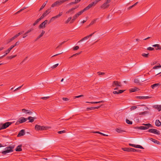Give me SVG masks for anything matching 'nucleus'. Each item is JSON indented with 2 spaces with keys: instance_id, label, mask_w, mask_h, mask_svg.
Returning a JSON list of instances; mask_svg holds the SVG:
<instances>
[{
  "instance_id": "f257e3e1",
  "label": "nucleus",
  "mask_w": 161,
  "mask_h": 161,
  "mask_svg": "<svg viewBox=\"0 0 161 161\" xmlns=\"http://www.w3.org/2000/svg\"><path fill=\"white\" fill-rule=\"evenodd\" d=\"M143 125L144 126H142L140 127H135V129H140L142 130H146L148 129L149 128L153 127V125L150 123L143 124Z\"/></svg>"
},
{
  "instance_id": "f03ea898",
  "label": "nucleus",
  "mask_w": 161,
  "mask_h": 161,
  "mask_svg": "<svg viewBox=\"0 0 161 161\" xmlns=\"http://www.w3.org/2000/svg\"><path fill=\"white\" fill-rule=\"evenodd\" d=\"M14 145H12L8 146L5 148V150L2 151V153L3 155H5L7 153L11 152L13 151V149L14 148Z\"/></svg>"
},
{
  "instance_id": "7ed1b4c3",
  "label": "nucleus",
  "mask_w": 161,
  "mask_h": 161,
  "mask_svg": "<svg viewBox=\"0 0 161 161\" xmlns=\"http://www.w3.org/2000/svg\"><path fill=\"white\" fill-rule=\"evenodd\" d=\"M121 149L124 151L128 152H140L141 151L139 149H136L132 148H128V147H122Z\"/></svg>"
},
{
  "instance_id": "20e7f679",
  "label": "nucleus",
  "mask_w": 161,
  "mask_h": 161,
  "mask_svg": "<svg viewBox=\"0 0 161 161\" xmlns=\"http://www.w3.org/2000/svg\"><path fill=\"white\" fill-rule=\"evenodd\" d=\"M12 124L11 122H7L3 124L0 125V130L6 128Z\"/></svg>"
},
{
  "instance_id": "39448f33",
  "label": "nucleus",
  "mask_w": 161,
  "mask_h": 161,
  "mask_svg": "<svg viewBox=\"0 0 161 161\" xmlns=\"http://www.w3.org/2000/svg\"><path fill=\"white\" fill-rule=\"evenodd\" d=\"M35 129L37 130H47L48 127L44 126H41L38 125H36L35 126Z\"/></svg>"
},
{
  "instance_id": "423d86ee",
  "label": "nucleus",
  "mask_w": 161,
  "mask_h": 161,
  "mask_svg": "<svg viewBox=\"0 0 161 161\" xmlns=\"http://www.w3.org/2000/svg\"><path fill=\"white\" fill-rule=\"evenodd\" d=\"M63 3L62 0L57 1L52 5L51 7L53 8L55 7H58L61 5Z\"/></svg>"
},
{
  "instance_id": "0eeeda50",
  "label": "nucleus",
  "mask_w": 161,
  "mask_h": 161,
  "mask_svg": "<svg viewBox=\"0 0 161 161\" xmlns=\"http://www.w3.org/2000/svg\"><path fill=\"white\" fill-rule=\"evenodd\" d=\"M27 119L24 117H21L19 118L18 120L16 123V124H18L19 123L21 124L26 121Z\"/></svg>"
},
{
  "instance_id": "6e6552de",
  "label": "nucleus",
  "mask_w": 161,
  "mask_h": 161,
  "mask_svg": "<svg viewBox=\"0 0 161 161\" xmlns=\"http://www.w3.org/2000/svg\"><path fill=\"white\" fill-rule=\"evenodd\" d=\"M149 132L153 133L157 135H159V131L154 129H149L147 131Z\"/></svg>"
},
{
  "instance_id": "1a4fd4ad",
  "label": "nucleus",
  "mask_w": 161,
  "mask_h": 161,
  "mask_svg": "<svg viewBox=\"0 0 161 161\" xmlns=\"http://www.w3.org/2000/svg\"><path fill=\"white\" fill-rule=\"evenodd\" d=\"M112 86L113 87L118 86L120 87L122 86V84L121 82L119 81H114L113 82Z\"/></svg>"
},
{
  "instance_id": "9d476101",
  "label": "nucleus",
  "mask_w": 161,
  "mask_h": 161,
  "mask_svg": "<svg viewBox=\"0 0 161 161\" xmlns=\"http://www.w3.org/2000/svg\"><path fill=\"white\" fill-rule=\"evenodd\" d=\"M90 8H89V7L88 6L87 7H86V8H85L82 10L78 12V13H77L76 14L79 17V15L81 14L84 12H85V11H86L87 10L89 9Z\"/></svg>"
},
{
  "instance_id": "9b49d317",
  "label": "nucleus",
  "mask_w": 161,
  "mask_h": 161,
  "mask_svg": "<svg viewBox=\"0 0 161 161\" xmlns=\"http://www.w3.org/2000/svg\"><path fill=\"white\" fill-rule=\"evenodd\" d=\"M109 3L107 2L106 1L101 6V8L103 9H105L108 8L109 6V5L108 4Z\"/></svg>"
},
{
  "instance_id": "f8f14e48",
  "label": "nucleus",
  "mask_w": 161,
  "mask_h": 161,
  "mask_svg": "<svg viewBox=\"0 0 161 161\" xmlns=\"http://www.w3.org/2000/svg\"><path fill=\"white\" fill-rule=\"evenodd\" d=\"M94 32L93 33H92L91 34H90L89 35L87 36H86L85 37L83 38H82L79 41L78 43L80 42H81L85 40H86L88 39L89 37H91L95 32Z\"/></svg>"
},
{
  "instance_id": "ddd939ff",
  "label": "nucleus",
  "mask_w": 161,
  "mask_h": 161,
  "mask_svg": "<svg viewBox=\"0 0 161 161\" xmlns=\"http://www.w3.org/2000/svg\"><path fill=\"white\" fill-rule=\"evenodd\" d=\"M50 9H48L46 10L40 17L42 19H43L45 16H46L47 14L50 13Z\"/></svg>"
},
{
  "instance_id": "4468645a",
  "label": "nucleus",
  "mask_w": 161,
  "mask_h": 161,
  "mask_svg": "<svg viewBox=\"0 0 161 161\" xmlns=\"http://www.w3.org/2000/svg\"><path fill=\"white\" fill-rule=\"evenodd\" d=\"M129 145L131 146H132V147L137 148H139L142 149H144V148L141 145H135L133 144H132L131 143L129 144Z\"/></svg>"
},
{
  "instance_id": "2eb2a0df",
  "label": "nucleus",
  "mask_w": 161,
  "mask_h": 161,
  "mask_svg": "<svg viewBox=\"0 0 161 161\" xmlns=\"http://www.w3.org/2000/svg\"><path fill=\"white\" fill-rule=\"evenodd\" d=\"M101 0H95V1L89 4L88 6L89 7V8H90L91 7H92L93 6H95L98 2L100 1Z\"/></svg>"
},
{
  "instance_id": "dca6fc26",
  "label": "nucleus",
  "mask_w": 161,
  "mask_h": 161,
  "mask_svg": "<svg viewBox=\"0 0 161 161\" xmlns=\"http://www.w3.org/2000/svg\"><path fill=\"white\" fill-rule=\"evenodd\" d=\"M22 111L23 113H25V114H31L32 113V112L30 111V110H26L25 108L22 109Z\"/></svg>"
},
{
  "instance_id": "f3484780",
  "label": "nucleus",
  "mask_w": 161,
  "mask_h": 161,
  "mask_svg": "<svg viewBox=\"0 0 161 161\" xmlns=\"http://www.w3.org/2000/svg\"><path fill=\"white\" fill-rule=\"evenodd\" d=\"M150 97H151L149 96H137L136 97V98L139 99H148Z\"/></svg>"
},
{
  "instance_id": "a211bd4d",
  "label": "nucleus",
  "mask_w": 161,
  "mask_h": 161,
  "mask_svg": "<svg viewBox=\"0 0 161 161\" xmlns=\"http://www.w3.org/2000/svg\"><path fill=\"white\" fill-rule=\"evenodd\" d=\"M25 134V130H22L19 133L17 136H24Z\"/></svg>"
},
{
  "instance_id": "6ab92c4d",
  "label": "nucleus",
  "mask_w": 161,
  "mask_h": 161,
  "mask_svg": "<svg viewBox=\"0 0 161 161\" xmlns=\"http://www.w3.org/2000/svg\"><path fill=\"white\" fill-rule=\"evenodd\" d=\"M153 107L155 109H157L159 112L161 110V105H154Z\"/></svg>"
},
{
  "instance_id": "aec40b11",
  "label": "nucleus",
  "mask_w": 161,
  "mask_h": 161,
  "mask_svg": "<svg viewBox=\"0 0 161 161\" xmlns=\"http://www.w3.org/2000/svg\"><path fill=\"white\" fill-rule=\"evenodd\" d=\"M116 130L118 133H122L126 132L124 130L120 127H119L116 129Z\"/></svg>"
},
{
  "instance_id": "412c9836",
  "label": "nucleus",
  "mask_w": 161,
  "mask_h": 161,
  "mask_svg": "<svg viewBox=\"0 0 161 161\" xmlns=\"http://www.w3.org/2000/svg\"><path fill=\"white\" fill-rule=\"evenodd\" d=\"M100 106H98L97 107H91L90 108H87V110H95V109H97L100 108Z\"/></svg>"
},
{
  "instance_id": "4be33fe9",
  "label": "nucleus",
  "mask_w": 161,
  "mask_h": 161,
  "mask_svg": "<svg viewBox=\"0 0 161 161\" xmlns=\"http://www.w3.org/2000/svg\"><path fill=\"white\" fill-rule=\"evenodd\" d=\"M150 140L153 142L154 143L160 145L161 144L160 142L156 140L153 138H151Z\"/></svg>"
},
{
  "instance_id": "5701e85b",
  "label": "nucleus",
  "mask_w": 161,
  "mask_h": 161,
  "mask_svg": "<svg viewBox=\"0 0 161 161\" xmlns=\"http://www.w3.org/2000/svg\"><path fill=\"white\" fill-rule=\"evenodd\" d=\"M36 118L35 117H32L31 116L29 117L27 119H29V122L32 123L34 121V119H36Z\"/></svg>"
},
{
  "instance_id": "b1692460",
  "label": "nucleus",
  "mask_w": 161,
  "mask_h": 161,
  "mask_svg": "<svg viewBox=\"0 0 161 161\" xmlns=\"http://www.w3.org/2000/svg\"><path fill=\"white\" fill-rule=\"evenodd\" d=\"M62 14H63V13L62 12H60L57 15H56L55 16L52 17V18L51 19V20H52L53 19H56L57 18L59 17Z\"/></svg>"
},
{
  "instance_id": "393cba45",
  "label": "nucleus",
  "mask_w": 161,
  "mask_h": 161,
  "mask_svg": "<svg viewBox=\"0 0 161 161\" xmlns=\"http://www.w3.org/2000/svg\"><path fill=\"white\" fill-rule=\"evenodd\" d=\"M22 145H20L18 146L17 148L15 149V150L17 152H20L22 150L21 148Z\"/></svg>"
},
{
  "instance_id": "a878e982",
  "label": "nucleus",
  "mask_w": 161,
  "mask_h": 161,
  "mask_svg": "<svg viewBox=\"0 0 161 161\" xmlns=\"http://www.w3.org/2000/svg\"><path fill=\"white\" fill-rule=\"evenodd\" d=\"M153 47H156V49H161V46L159 45V44H156L153 45Z\"/></svg>"
},
{
  "instance_id": "bb28decb",
  "label": "nucleus",
  "mask_w": 161,
  "mask_h": 161,
  "mask_svg": "<svg viewBox=\"0 0 161 161\" xmlns=\"http://www.w3.org/2000/svg\"><path fill=\"white\" fill-rule=\"evenodd\" d=\"M160 85V84L159 83H156L154 84L151 86V87L153 89H154L155 88L158 87Z\"/></svg>"
},
{
  "instance_id": "cd10ccee",
  "label": "nucleus",
  "mask_w": 161,
  "mask_h": 161,
  "mask_svg": "<svg viewBox=\"0 0 161 161\" xmlns=\"http://www.w3.org/2000/svg\"><path fill=\"white\" fill-rule=\"evenodd\" d=\"M139 89L138 88H137L136 87H135L131 88L129 90L130 92H132L137 91Z\"/></svg>"
},
{
  "instance_id": "c85d7f7f",
  "label": "nucleus",
  "mask_w": 161,
  "mask_h": 161,
  "mask_svg": "<svg viewBox=\"0 0 161 161\" xmlns=\"http://www.w3.org/2000/svg\"><path fill=\"white\" fill-rule=\"evenodd\" d=\"M104 102V101H99V102H86V103H91L92 104H95V103H103Z\"/></svg>"
},
{
  "instance_id": "c756f323",
  "label": "nucleus",
  "mask_w": 161,
  "mask_h": 161,
  "mask_svg": "<svg viewBox=\"0 0 161 161\" xmlns=\"http://www.w3.org/2000/svg\"><path fill=\"white\" fill-rule=\"evenodd\" d=\"M155 123L156 125L157 126H159L161 125V122L159 120H156Z\"/></svg>"
},
{
  "instance_id": "7c9ffc66",
  "label": "nucleus",
  "mask_w": 161,
  "mask_h": 161,
  "mask_svg": "<svg viewBox=\"0 0 161 161\" xmlns=\"http://www.w3.org/2000/svg\"><path fill=\"white\" fill-rule=\"evenodd\" d=\"M46 25L44 23V22L42 23L39 26V28L40 29H43L45 27Z\"/></svg>"
},
{
  "instance_id": "2f4dec72",
  "label": "nucleus",
  "mask_w": 161,
  "mask_h": 161,
  "mask_svg": "<svg viewBox=\"0 0 161 161\" xmlns=\"http://www.w3.org/2000/svg\"><path fill=\"white\" fill-rule=\"evenodd\" d=\"M42 19V18H41V17H40L37 20H36L35 22L33 24V25L34 26L36 24H38V23Z\"/></svg>"
},
{
  "instance_id": "473e14b6",
  "label": "nucleus",
  "mask_w": 161,
  "mask_h": 161,
  "mask_svg": "<svg viewBox=\"0 0 161 161\" xmlns=\"http://www.w3.org/2000/svg\"><path fill=\"white\" fill-rule=\"evenodd\" d=\"M74 8H72L69 9L68 11L66 12V14H69L70 13H71V14H73L74 13Z\"/></svg>"
},
{
  "instance_id": "72a5a7b5",
  "label": "nucleus",
  "mask_w": 161,
  "mask_h": 161,
  "mask_svg": "<svg viewBox=\"0 0 161 161\" xmlns=\"http://www.w3.org/2000/svg\"><path fill=\"white\" fill-rule=\"evenodd\" d=\"M47 3V1H46L44 2V3L43 4L42 6H41V7L40 8L39 11H41L42 10L43 8L45 7L46 4Z\"/></svg>"
},
{
  "instance_id": "f704fd0d",
  "label": "nucleus",
  "mask_w": 161,
  "mask_h": 161,
  "mask_svg": "<svg viewBox=\"0 0 161 161\" xmlns=\"http://www.w3.org/2000/svg\"><path fill=\"white\" fill-rule=\"evenodd\" d=\"M14 39H15V38H14V36H13V37H12V38H10V39H8V40H7V43H8L10 42H12V41H13V40H14Z\"/></svg>"
},
{
  "instance_id": "c9c22d12",
  "label": "nucleus",
  "mask_w": 161,
  "mask_h": 161,
  "mask_svg": "<svg viewBox=\"0 0 161 161\" xmlns=\"http://www.w3.org/2000/svg\"><path fill=\"white\" fill-rule=\"evenodd\" d=\"M45 33V31L42 30L41 33L38 36V38H40Z\"/></svg>"
},
{
  "instance_id": "e433bc0d",
  "label": "nucleus",
  "mask_w": 161,
  "mask_h": 161,
  "mask_svg": "<svg viewBox=\"0 0 161 161\" xmlns=\"http://www.w3.org/2000/svg\"><path fill=\"white\" fill-rule=\"evenodd\" d=\"M26 8L25 7H24L23 8L21 9L19 11H18L15 14H17L19 13H20L22 11H23L24 9H25Z\"/></svg>"
},
{
  "instance_id": "4c0bfd02",
  "label": "nucleus",
  "mask_w": 161,
  "mask_h": 161,
  "mask_svg": "<svg viewBox=\"0 0 161 161\" xmlns=\"http://www.w3.org/2000/svg\"><path fill=\"white\" fill-rule=\"evenodd\" d=\"M126 122L127 124L131 125L132 124V122L130 121L128 119H126Z\"/></svg>"
},
{
  "instance_id": "58836bf2",
  "label": "nucleus",
  "mask_w": 161,
  "mask_h": 161,
  "mask_svg": "<svg viewBox=\"0 0 161 161\" xmlns=\"http://www.w3.org/2000/svg\"><path fill=\"white\" fill-rule=\"evenodd\" d=\"M142 56H143L145 58H147L148 57L149 53H148L147 54L142 53Z\"/></svg>"
},
{
  "instance_id": "ea45409f",
  "label": "nucleus",
  "mask_w": 161,
  "mask_h": 161,
  "mask_svg": "<svg viewBox=\"0 0 161 161\" xmlns=\"http://www.w3.org/2000/svg\"><path fill=\"white\" fill-rule=\"evenodd\" d=\"M16 55H14L13 56H10L8 57H7V58L8 59H11L13 58H15V57H16Z\"/></svg>"
},
{
  "instance_id": "a19ab883",
  "label": "nucleus",
  "mask_w": 161,
  "mask_h": 161,
  "mask_svg": "<svg viewBox=\"0 0 161 161\" xmlns=\"http://www.w3.org/2000/svg\"><path fill=\"white\" fill-rule=\"evenodd\" d=\"M137 108V106H133L130 108L131 110H134Z\"/></svg>"
},
{
  "instance_id": "79ce46f5",
  "label": "nucleus",
  "mask_w": 161,
  "mask_h": 161,
  "mask_svg": "<svg viewBox=\"0 0 161 161\" xmlns=\"http://www.w3.org/2000/svg\"><path fill=\"white\" fill-rule=\"evenodd\" d=\"M94 133H98V134H101V135H102L103 136H108V135H106L105 134H104L103 133H102L101 132H99V131H96V132H95Z\"/></svg>"
},
{
  "instance_id": "37998d69",
  "label": "nucleus",
  "mask_w": 161,
  "mask_h": 161,
  "mask_svg": "<svg viewBox=\"0 0 161 161\" xmlns=\"http://www.w3.org/2000/svg\"><path fill=\"white\" fill-rule=\"evenodd\" d=\"M161 68V65H160V64H159V65L154 66L153 68V69H157L158 68Z\"/></svg>"
},
{
  "instance_id": "c03bdc74",
  "label": "nucleus",
  "mask_w": 161,
  "mask_h": 161,
  "mask_svg": "<svg viewBox=\"0 0 161 161\" xmlns=\"http://www.w3.org/2000/svg\"><path fill=\"white\" fill-rule=\"evenodd\" d=\"M72 17H69L68 18L67 20L66 21L65 23L67 24L68 23L71 19Z\"/></svg>"
},
{
  "instance_id": "a18cd8bd",
  "label": "nucleus",
  "mask_w": 161,
  "mask_h": 161,
  "mask_svg": "<svg viewBox=\"0 0 161 161\" xmlns=\"http://www.w3.org/2000/svg\"><path fill=\"white\" fill-rule=\"evenodd\" d=\"M148 113V112L147 111H145L143 112H142L141 113H139V115H143L144 114H147Z\"/></svg>"
},
{
  "instance_id": "49530a36",
  "label": "nucleus",
  "mask_w": 161,
  "mask_h": 161,
  "mask_svg": "<svg viewBox=\"0 0 161 161\" xmlns=\"http://www.w3.org/2000/svg\"><path fill=\"white\" fill-rule=\"evenodd\" d=\"M134 82L136 83H139V80L138 79H135L134 80Z\"/></svg>"
},
{
  "instance_id": "de8ad7c7",
  "label": "nucleus",
  "mask_w": 161,
  "mask_h": 161,
  "mask_svg": "<svg viewBox=\"0 0 161 161\" xmlns=\"http://www.w3.org/2000/svg\"><path fill=\"white\" fill-rule=\"evenodd\" d=\"M147 49L148 50H150V51H152L154 49V48L151 47H148Z\"/></svg>"
},
{
  "instance_id": "09e8293b",
  "label": "nucleus",
  "mask_w": 161,
  "mask_h": 161,
  "mask_svg": "<svg viewBox=\"0 0 161 161\" xmlns=\"http://www.w3.org/2000/svg\"><path fill=\"white\" fill-rule=\"evenodd\" d=\"M79 48V47L78 46H76L73 48L74 50H78Z\"/></svg>"
},
{
  "instance_id": "8fccbe9b",
  "label": "nucleus",
  "mask_w": 161,
  "mask_h": 161,
  "mask_svg": "<svg viewBox=\"0 0 161 161\" xmlns=\"http://www.w3.org/2000/svg\"><path fill=\"white\" fill-rule=\"evenodd\" d=\"M83 95H79V96H75V97H74V98L75 99V98H79L80 97H83Z\"/></svg>"
},
{
  "instance_id": "3c124183",
  "label": "nucleus",
  "mask_w": 161,
  "mask_h": 161,
  "mask_svg": "<svg viewBox=\"0 0 161 161\" xmlns=\"http://www.w3.org/2000/svg\"><path fill=\"white\" fill-rule=\"evenodd\" d=\"M62 99L64 101H69V99H68L67 98H66V97H63L62 98Z\"/></svg>"
},
{
  "instance_id": "603ef678",
  "label": "nucleus",
  "mask_w": 161,
  "mask_h": 161,
  "mask_svg": "<svg viewBox=\"0 0 161 161\" xmlns=\"http://www.w3.org/2000/svg\"><path fill=\"white\" fill-rule=\"evenodd\" d=\"M58 65V64H56L54 65H53V66L52 67V68L53 69H54L56 68Z\"/></svg>"
},
{
  "instance_id": "864d4df0",
  "label": "nucleus",
  "mask_w": 161,
  "mask_h": 161,
  "mask_svg": "<svg viewBox=\"0 0 161 161\" xmlns=\"http://www.w3.org/2000/svg\"><path fill=\"white\" fill-rule=\"evenodd\" d=\"M96 20H94L93 21H92L89 24V26H90L93 25L96 22Z\"/></svg>"
},
{
  "instance_id": "5fc2aeb1",
  "label": "nucleus",
  "mask_w": 161,
  "mask_h": 161,
  "mask_svg": "<svg viewBox=\"0 0 161 161\" xmlns=\"http://www.w3.org/2000/svg\"><path fill=\"white\" fill-rule=\"evenodd\" d=\"M65 131L64 130H62V131H58V134H62V133H65Z\"/></svg>"
},
{
  "instance_id": "6e6d98bb",
  "label": "nucleus",
  "mask_w": 161,
  "mask_h": 161,
  "mask_svg": "<svg viewBox=\"0 0 161 161\" xmlns=\"http://www.w3.org/2000/svg\"><path fill=\"white\" fill-rule=\"evenodd\" d=\"M49 98V97H43L41 98V99L44 100H47Z\"/></svg>"
},
{
  "instance_id": "4d7b16f0",
  "label": "nucleus",
  "mask_w": 161,
  "mask_h": 161,
  "mask_svg": "<svg viewBox=\"0 0 161 161\" xmlns=\"http://www.w3.org/2000/svg\"><path fill=\"white\" fill-rule=\"evenodd\" d=\"M78 16L76 14H75V15L73 17V18L75 20L78 17Z\"/></svg>"
},
{
  "instance_id": "13d9d810",
  "label": "nucleus",
  "mask_w": 161,
  "mask_h": 161,
  "mask_svg": "<svg viewBox=\"0 0 161 161\" xmlns=\"http://www.w3.org/2000/svg\"><path fill=\"white\" fill-rule=\"evenodd\" d=\"M28 33H27V31L26 32L24 35H23V38H25L27 36V34H28Z\"/></svg>"
},
{
  "instance_id": "bf43d9fd",
  "label": "nucleus",
  "mask_w": 161,
  "mask_h": 161,
  "mask_svg": "<svg viewBox=\"0 0 161 161\" xmlns=\"http://www.w3.org/2000/svg\"><path fill=\"white\" fill-rule=\"evenodd\" d=\"M20 35V33H18L15 36H14V37L15 39L16 38H17L18 36Z\"/></svg>"
},
{
  "instance_id": "052dcab7",
  "label": "nucleus",
  "mask_w": 161,
  "mask_h": 161,
  "mask_svg": "<svg viewBox=\"0 0 161 161\" xmlns=\"http://www.w3.org/2000/svg\"><path fill=\"white\" fill-rule=\"evenodd\" d=\"M23 86V85H22L21 86H19V87L17 88H16L14 91H17V90H19V89L20 88H21V87Z\"/></svg>"
},
{
  "instance_id": "680f3d73",
  "label": "nucleus",
  "mask_w": 161,
  "mask_h": 161,
  "mask_svg": "<svg viewBox=\"0 0 161 161\" xmlns=\"http://www.w3.org/2000/svg\"><path fill=\"white\" fill-rule=\"evenodd\" d=\"M23 86V85H22L21 86H19V87L17 88H16L14 91H17V90H19V89L20 88H21V87Z\"/></svg>"
},
{
  "instance_id": "e2e57ef3",
  "label": "nucleus",
  "mask_w": 161,
  "mask_h": 161,
  "mask_svg": "<svg viewBox=\"0 0 161 161\" xmlns=\"http://www.w3.org/2000/svg\"><path fill=\"white\" fill-rule=\"evenodd\" d=\"M124 90H119V91H118V93H119V94H120V93H122V92H124Z\"/></svg>"
},
{
  "instance_id": "0e129e2a",
  "label": "nucleus",
  "mask_w": 161,
  "mask_h": 161,
  "mask_svg": "<svg viewBox=\"0 0 161 161\" xmlns=\"http://www.w3.org/2000/svg\"><path fill=\"white\" fill-rule=\"evenodd\" d=\"M11 50H10L9 49V48H8L7 50L5 52V53H9L10 52V51H11Z\"/></svg>"
},
{
  "instance_id": "69168bd1",
  "label": "nucleus",
  "mask_w": 161,
  "mask_h": 161,
  "mask_svg": "<svg viewBox=\"0 0 161 161\" xmlns=\"http://www.w3.org/2000/svg\"><path fill=\"white\" fill-rule=\"evenodd\" d=\"M97 73L98 74V75H103L104 74H105V73L104 72H98Z\"/></svg>"
},
{
  "instance_id": "338daca9",
  "label": "nucleus",
  "mask_w": 161,
  "mask_h": 161,
  "mask_svg": "<svg viewBox=\"0 0 161 161\" xmlns=\"http://www.w3.org/2000/svg\"><path fill=\"white\" fill-rule=\"evenodd\" d=\"M75 4V2H71L69 3L68 5H72L73 4Z\"/></svg>"
},
{
  "instance_id": "774afa93",
  "label": "nucleus",
  "mask_w": 161,
  "mask_h": 161,
  "mask_svg": "<svg viewBox=\"0 0 161 161\" xmlns=\"http://www.w3.org/2000/svg\"><path fill=\"white\" fill-rule=\"evenodd\" d=\"M14 47L15 46H14V45H11L10 46V47L9 48L10 50H11V49H13Z\"/></svg>"
}]
</instances>
